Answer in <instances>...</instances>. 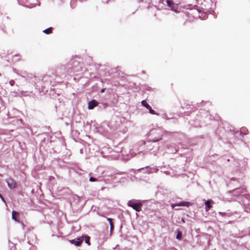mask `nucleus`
<instances>
[{"label":"nucleus","mask_w":250,"mask_h":250,"mask_svg":"<svg viewBox=\"0 0 250 250\" xmlns=\"http://www.w3.org/2000/svg\"><path fill=\"white\" fill-rule=\"evenodd\" d=\"M245 189L243 188H236L235 189H233L232 191H230V192H231L232 193V195L235 196H239L240 193H243L245 192Z\"/></svg>","instance_id":"15"},{"label":"nucleus","mask_w":250,"mask_h":250,"mask_svg":"<svg viewBox=\"0 0 250 250\" xmlns=\"http://www.w3.org/2000/svg\"><path fill=\"white\" fill-rule=\"evenodd\" d=\"M20 76L25 79V80L28 83H29L34 85L36 88H39V81L40 80L41 77H37L33 74H28L26 72H24L22 74H19Z\"/></svg>","instance_id":"4"},{"label":"nucleus","mask_w":250,"mask_h":250,"mask_svg":"<svg viewBox=\"0 0 250 250\" xmlns=\"http://www.w3.org/2000/svg\"><path fill=\"white\" fill-rule=\"evenodd\" d=\"M191 205L189 202L182 201L178 203L172 204L171 207L172 209H175L176 207H189Z\"/></svg>","instance_id":"13"},{"label":"nucleus","mask_w":250,"mask_h":250,"mask_svg":"<svg viewBox=\"0 0 250 250\" xmlns=\"http://www.w3.org/2000/svg\"><path fill=\"white\" fill-rule=\"evenodd\" d=\"M176 239L178 240H181L182 238V233L181 231H178L177 233Z\"/></svg>","instance_id":"27"},{"label":"nucleus","mask_w":250,"mask_h":250,"mask_svg":"<svg viewBox=\"0 0 250 250\" xmlns=\"http://www.w3.org/2000/svg\"><path fill=\"white\" fill-rule=\"evenodd\" d=\"M142 169H144V167H142ZM140 169H141V168H140V169H139V170H140Z\"/></svg>","instance_id":"42"},{"label":"nucleus","mask_w":250,"mask_h":250,"mask_svg":"<svg viewBox=\"0 0 250 250\" xmlns=\"http://www.w3.org/2000/svg\"><path fill=\"white\" fill-rule=\"evenodd\" d=\"M147 151L146 142L141 141L133 146L132 150L130 151V153L132 157L137 155L143 156L147 155Z\"/></svg>","instance_id":"1"},{"label":"nucleus","mask_w":250,"mask_h":250,"mask_svg":"<svg viewBox=\"0 0 250 250\" xmlns=\"http://www.w3.org/2000/svg\"><path fill=\"white\" fill-rule=\"evenodd\" d=\"M169 152L171 153H176L177 149L175 147H173L172 146H170L168 147Z\"/></svg>","instance_id":"22"},{"label":"nucleus","mask_w":250,"mask_h":250,"mask_svg":"<svg viewBox=\"0 0 250 250\" xmlns=\"http://www.w3.org/2000/svg\"><path fill=\"white\" fill-rule=\"evenodd\" d=\"M107 220L109 222V224H110V223H112V219L110 218H107Z\"/></svg>","instance_id":"34"},{"label":"nucleus","mask_w":250,"mask_h":250,"mask_svg":"<svg viewBox=\"0 0 250 250\" xmlns=\"http://www.w3.org/2000/svg\"><path fill=\"white\" fill-rule=\"evenodd\" d=\"M127 205L131 207L135 211L139 212L142 210L143 202L141 200H132L128 202Z\"/></svg>","instance_id":"7"},{"label":"nucleus","mask_w":250,"mask_h":250,"mask_svg":"<svg viewBox=\"0 0 250 250\" xmlns=\"http://www.w3.org/2000/svg\"><path fill=\"white\" fill-rule=\"evenodd\" d=\"M68 67L66 65H62L57 69V73L62 77H65L66 73H70L67 71Z\"/></svg>","instance_id":"10"},{"label":"nucleus","mask_w":250,"mask_h":250,"mask_svg":"<svg viewBox=\"0 0 250 250\" xmlns=\"http://www.w3.org/2000/svg\"><path fill=\"white\" fill-rule=\"evenodd\" d=\"M238 250H250L248 248L245 246L241 245L238 247Z\"/></svg>","instance_id":"28"},{"label":"nucleus","mask_w":250,"mask_h":250,"mask_svg":"<svg viewBox=\"0 0 250 250\" xmlns=\"http://www.w3.org/2000/svg\"><path fill=\"white\" fill-rule=\"evenodd\" d=\"M38 83H39V89H40L41 87L43 89L52 85L53 79L50 75H45L42 77H41L40 80H39Z\"/></svg>","instance_id":"6"},{"label":"nucleus","mask_w":250,"mask_h":250,"mask_svg":"<svg viewBox=\"0 0 250 250\" xmlns=\"http://www.w3.org/2000/svg\"><path fill=\"white\" fill-rule=\"evenodd\" d=\"M170 250H177L176 249L174 248H171L170 249Z\"/></svg>","instance_id":"38"},{"label":"nucleus","mask_w":250,"mask_h":250,"mask_svg":"<svg viewBox=\"0 0 250 250\" xmlns=\"http://www.w3.org/2000/svg\"><path fill=\"white\" fill-rule=\"evenodd\" d=\"M6 181L8 187L10 189H12L16 187V182L11 178H8V179L6 180Z\"/></svg>","instance_id":"14"},{"label":"nucleus","mask_w":250,"mask_h":250,"mask_svg":"<svg viewBox=\"0 0 250 250\" xmlns=\"http://www.w3.org/2000/svg\"><path fill=\"white\" fill-rule=\"evenodd\" d=\"M29 0H18V2L20 4L24 5V6H25L26 7L31 8H33V7H35L36 5V4H35L34 3H30L29 5L26 4V3L29 2Z\"/></svg>","instance_id":"16"},{"label":"nucleus","mask_w":250,"mask_h":250,"mask_svg":"<svg viewBox=\"0 0 250 250\" xmlns=\"http://www.w3.org/2000/svg\"><path fill=\"white\" fill-rule=\"evenodd\" d=\"M89 181L91 182H96V181H98V179L95 177H90L89 178Z\"/></svg>","instance_id":"29"},{"label":"nucleus","mask_w":250,"mask_h":250,"mask_svg":"<svg viewBox=\"0 0 250 250\" xmlns=\"http://www.w3.org/2000/svg\"><path fill=\"white\" fill-rule=\"evenodd\" d=\"M219 214L221 215L222 216H230V213H227L225 212H219Z\"/></svg>","instance_id":"26"},{"label":"nucleus","mask_w":250,"mask_h":250,"mask_svg":"<svg viewBox=\"0 0 250 250\" xmlns=\"http://www.w3.org/2000/svg\"><path fill=\"white\" fill-rule=\"evenodd\" d=\"M142 105L147 109L149 111V113L153 115H159V113L155 112V111L151 108V106L147 103L146 101L144 100L141 102Z\"/></svg>","instance_id":"11"},{"label":"nucleus","mask_w":250,"mask_h":250,"mask_svg":"<svg viewBox=\"0 0 250 250\" xmlns=\"http://www.w3.org/2000/svg\"><path fill=\"white\" fill-rule=\"evenodd\" d=\"M98 105V102L95 100H92L88 102V108L93 109L95 107Z\"/></svg>","instance_id":"18"},{"label":"nucleus","mask_w":250,"mask_h":250,"mask_svg":"<svg viewBox=\"0 0 250 250\" xmlns=\"http://www.w3.org/2000/svg\"><path fill=\"white\" fill-rule=\"evenodd\" d=\"M72 1H70V5H71Z\"/></svg>","instance_id":"41"},{"label":"nucleus","mask_w":250,"mask_h":250,"mask_svg":"<svg viewBox=\"0 0 250 250\" xmlns=\"http://www.w3.org/2000/svg\"><path fill=\"white\" fill-rule=\"evenodd\" d=\"M109 225H110V232H111L114 230V225H113V223H110V224Z\"/></svg>","instance_id":"30"},{"label":"nucleus","mask_w":250,"mask_h":250,"mask_svg":"<svg viewBox=\"0 0 250 250\" xmlns=\"http://www.w3.org/2000/svg\"><path fill=\"white\" fill-rule=\"evenodd\" d=\"M160 2L163 4H167L170 10L175 13H179L180 9L179 8L178 5L175 4L173 0H160Z\"/></svg>","instance_id":"8"},{"label":"nucleus","mask_w":250,"mask_h":250,"mask_svg":"<svg viewBox=\"0 0 250 250\" xmlns=\"http://www.w3.org/2000/svg\"><path fill=\"white\" fill-rule=\"evenodd\" d=\"M200 114L199 115L200 116H201L202 117H204L205 118H208L209 120H211L212 118H214L215 120H217L218 116L213 117L211 115L208 113V111H205L203 110H200Z\"/></svg>","instance_id":"12"},{"label":"nucleus","mask_w":250,"mask_h":250,"mask_svg":"<svg viewBox=\"0 0 250 250\" xmlns=\"http://www.w3.org/2000/svg\"><path fill=\"white\" fill-rule=\"evenodd\" d=\"M235 180H236V179H235V178H232L231 179V181H235Z\"/></svg>","instance_id":"39"},{"label":"nucleus","mask_w":250,"mask_h":250,"mask_svg":"<svg viewBox=\"0 0 250 250\" xmlns=\"http://www.w3.org/2000/svg\"><path fill=\"white\" fill-rule=\"evenodd\" d=\"M19 215V213L18 212L13 210L12 211V217L13 220H14L16 222H19V220L17 218V216Z\"/></svg>","instance_id":"21"},{"label":"nucleus","mask_w":250,"mask_h":250,"mask_svg":"<svg viewBox=\"0 0 250 250\" xmlns=\"http://www.w3.org/2000/svg\"><path fill=\"white\" fill-rule=\"evenodd\" d=\"M53 28L50 27L43 31V32L46 34L49 35L52 33Z\"/></svg>","instance_id":"23"},{"label":"nucleus","mask_w":250,"mask_h":250,"mask_svg":"<svg viewBox=\"0 0 250 250\" xmlns=\"http://www.w3.org/2000/svg\"><path fill=\"white\" fill-rule=\"evenodd\" d=\"M68 67L67 71L70 73L79 72L81 71L82 67L80 65V62L76 59H72L70 62L67 64Z\"/></svg>","instance_id":"5"},{"label":"nucleus","mask_w":250,"mask_h":250,"mask_svg":"<svg viewBox=\"0 0 250 250\" xmlns=\"http://www.w3.org/2000/svg\"><path fill=\"white\" fill-rule=\"evenodd\" d=\"M162 139V137H160L157 139H152L149 141H146L147 155L150 154L155 156L159 150V146L158 145L155 146L153 145V143H156Z\"/></svg>","instance_id":"3"},{"label":"nucleus","mask_w":250,"mask_h":250,"mask_svg":"<svg viewBox=\"0 0 250 250\" xmlns=\"http://www.w3.org/2000/svg\"><path fill=\"white\" fill-rule=\"evenodd\" d=\"M9 84H10V85L13 86L15 84V81L14 80L10 81Z\"/></svg>","instance_id":"31"},{"label":"nucleus","mask_w":250,"mask_h":250,"mask_svg":"<svg viewBox=\"0 0 250 250\" xmlns=\"http://www.w3.org/2000/svg\"><path fill=\"white\" fill-rule=\"evenodd\" d=\"M213 203V202L211 199H208L205 202V209L207 211H208L211 208V205Z\"/></svg>","instance_id":"19"},{"label":"nucleus","mask_w":250,"mask_h":250,"mask_svg":"<svg viewBox=\"0 0 250 250\" xmlns=\"http://www.w3.org/2000/svg\"><path fill=\"white\" fill-rule=\"evenodd\" d=\"M145 167L147 168L146 173L148 174L157 172L159 170L158 168L157 167H150L149 166H146Z\"/></svg>","instance_id":"20"},{"label":"nucleus","mask_w":250,"mask_h":250,"mask_svg":"<svg viewBox=\"0 0 250 250\" xmlns=\"http://www.w3.org/2000/svg\"><path fill=\"white\" fill-rule=\"evenodd\" d=\"M158 116H160L162 118L166 119V120H169L171 118L168 117L167 113H164L161 114H159V115Z\"/></svg>","instance_id":"25"},{"label":"nucleus","mask_w":250,"mask_h":250,"mask_svg":"<svg viewBox=\"0 0 250 250\" xmlns=\"http://www.w3.org/2000/svg\"><path fill=\"white\" fill-rule=\"evenodd\" d=\"M234 165L238 167L241 170L245 169L247 165V160L244 158L242 160H237L235 161Z\"/></svg>","instance_id":"9"},{"label":"nucleus","mask_w":250,"mask_h":250,"mask_svg":"<svg viewBox=\"0 0 250 250\" xmlns=\"http://www.w3.org/2000/svg\"><path fill=\"white\" fill-rule=\"evenodd\" d=\"M83 241V239H81L80 238H77L74 239H72L70 240V242L71 244H74L76 246H80L82 244Z\"/></svg>","instance_id":"17"},{"label":"nucleus","mask_w":250,"mask_h":250,"mask_svg":"<svg viewBox=\"0 0 250 250\" xmlns=\"http://www.w3.org/2000/svg\"><path fill=\"white\" fill-rule=\"evenodd\" d=\"M104 91H105V88H103L101 89V93H103L104 92Z\"/></svg>","instance_id":"37"},{"label":"nucleus","mask_w":250,"mask_h":250,"mask_svg":"<svg viewBox=\"0 0 250 250\" xmlns=\"http://www.w3.org/2000/svg\"><path fill=\"white\" fill-rule=\"evenodd\" d=\"M238 202L241 204L244 210L246 212H250V195L249 194H244L240 195L239 200ZM247 234L250 235V228L247 231H246L243 235Z\"/></svg>","instance_id":"2"},{"label":"nucleus","mask_w":250,"mask_h":250,"mask_svg":"<svg viewBox=\"0 0 250 250\" xmlns=\"http://www.w3.org/2000/svg\"><path fill=\"white\" fill-rule=\"evenodd\" d=\"M202 103H205L206 104L210 105L211 104L209 102H204L203 101L202 102Z\"/></svg>","instance_id":"32"},{"label":"nucleus","mask_w":250,"mask_h":250,"mask_svg":"<svg viewBox=\"0 0 250 250\" xmlns=\"http://www.w3.org/2000/svg\"><path fill=\"white\" fill-rule=\"evenodd\" d=\"M241 134H243V135H245V134H246V133H243L242 131H241Z\"/></svg>","instance_id":"40"},{"label":"nucleus","mask_w":250,"mask_h":250,"mask_svg":"<svg viewBox=\"0 0 250 250\" xmlns=\"http://www.w3.org/2000/svg\"><path fill=\"white\" fill-rule=\"evenodd\" d=\"M84 239L83 240H84L85 243L87 244L88 245H90V237L88 236H84Z\"/></svg>","instance_id":"24"},{"label":"nucleus","mask_w":250,"mask_h":250,"mask_svg":"<svg viewBox=\"0 0 250 250\" xmlns=\"http://www.w3.org/2000/svg\"><path fill=\"white\" fill-rule=\"evenodd\" d=\"M27 93H28V92H27V91L22 92L21 95L23 96H27L28 95Z\"/></svg>","instance_id":"33"},{"label":"nucleus","mask_w":250,"mask_h":250,"mask_svg":"<svg viewBox=\"0 0 250 250\" xmlns=\"http://www.w3.org/2000/svg\"><path fill=\"white\" fill-rule=\"evenodd\" d=\"M21 226L22 229H24V225L23 224V223H21Z\"/></svg>","instance_id":"35"},{"label":"nucleus","mask_w":250,"mask_h":250,"mask_svg":"<svg viewBox=\"0 0 250 250\" xmlns=\"http://www.w3.org/2000/svg\"><path fill=\"white\" fill-rule=\"evenodd\" d=\"M103 105L104 107V108H105V107H106V106H107V104H106V103H104V104H103Z\"/></svg>","instance_id":"36"}]
</instances>
